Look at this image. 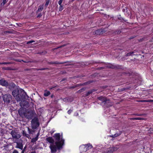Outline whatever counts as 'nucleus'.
<instances>
[{
    "instance_id": "nucleus-1",
    "label": "nucleus",
    "mask_w": 153,
    "mask_h": 153,
    "mask_svg": "<svg viewBox=\"0 0 153 153\" xmlns=\"http://www.w3.org/2000/svg\"><path fill=\"white\" fill-rule=\"evenodd\" d=\"M53 137L55 139V143L51 146V152L52 153H56L57 151L60 150L64 145V140L63 139L60 140L61 136L59 133L56 134Z\"/></svg>"
},
{
    "instance_id": "nucleus-2",
    "label": "nucleus",
    "mask_w": 153,
    "mask_h": 153,
    "mask_svg": "<svg viewBox=\"0 0 153 153\" xmlns=\"http://www.w3.org/2000/svg\"><path fill=\"white\" fill-rule=\"evenodd\" d=\"M12 94L17 101H22L25 99L26 96H27L23 90L18 88L13 91Z\"/></svg>"
},
{
    "instance_id": "nucleus-3",
    "label": "nucleus",
    "mask_w": 153,
    "mask_h": 153,
    "mask_svg": "<svg viewBox=\"0 0 153 153\" xmlns=\"http://www.w3.org/2000/svg\"><path fill=\"white\" fill-rule=\"evenodd\" d=\"M18 112L21 117H25L29 120L32 119L36 114L35 111L32 110L24 111V109H22L19 110Z\"/></svg>"
},
{
    "instance_id": "nucleus-4",
    "label": "nucleus",
    "mask_w": 153,
    "mask_h": 153,
    "mask_svg": "<svg viewBox=\"0 0 153 153\" xmlns=\"http://www.w3.org/2000/svg\"><path fill=\"white\" fill-rule=\"evenodd\" d=\"M98 99L102 101L101 105L105 107H108L111 106L110 101L106 97L101 96L98 97Z\"/></svg>"
},
{
    "instance_id": "nucleus-5",
    "label": "nucleus",
    "mask_w": 153,
    "mask_h": 153,
    "mask_svg": "<svg viewBox=\"0 0 153 153\" xmlns=\"http://www.w3.org/2000/svg\"><path fill=\"white\" fill-rule=\"evenodd\" d=\"M31 126L32 129L36 128L39 125V123L38 122V119L34 117L31 121Z\"/></svg>"
},
{
    "instance_id": "nucleus-6",
    "label": "nucleus",
    "mask_w": 153,
    "mask_h": 153,
    "mask_svg": "<svg viewBox=\"0 0 153 153\" xmlns=\"http://www.w3.org/2000/svg\"><path fill=\"white\" fill-rule=\"evenodd\" d=\"M10 133L13 139H19L21 136L20 133L17 130L15 129L12 130Z\"/></svg>"
},
{
    "instance_id": "nucleus-7",
    "label": "nucleus",
    "mask_w": 153,
    "mask_h": 153,
    "mask_svg": "<svg viewBox=\"0 0 153 153\" xmlns=\"http://www.w3.org/2000/svg\"><path fill=\"white\" fill-rule=\"evenodd\" d=\"M2 98L4 102L6 104H8L10 103L12 99V96L9 94H6L2 96Z\"/></svg>"
},
{
    "instance_id": "nucleus-8",
    "label": "nucleus",
    "mask_w": 153,
    "mask_h": 153,
    "mask_svg": "<svg viewBox=\"0 0 153 153\" xmlns=\"http://www.w3.org/2000/svg\"><path fill=\"white\" fill-rule=\"evenodd\" d=\"M118 148L117 147H110L109 148H105L102 150V152L104 153H112L114 151H117Z\"/></svg>"
},
{
    "instance_id": "nucleus-9",
    "label": "nucleus",
    "mask_w": 153,
    "mask_h": 153,
    "mask_svg": "<svg viewBox=\"0 0 153 153\" xmlns=\"http://www.w3.org/2000/svg\"><path fill=\"white\" fill-rule=\"evenodd\" d=\"M106 68H111L113 69H123V67L121 65H114L111 64H106Z\"/></svg>"
},
{
    "instance_id": "nucleus-10",
    "label": "nucleus",
    "mask_w": 153,
    "mask_h": 153,
    "mask_svg": "<svg viewBox=\"0 0 153 153\" xmlns=\"http://www.w3.org/2000/svg\"><path fill=\"white\" fill-rule=\"evenodd\" d=\"M22 142V140H20L19 142H16V145L15 146V148H19L21 150L23 149L22 147L23 146Z\"/></svg>"
},
{
    "instance_id": "nucleus-11",
    "label": "nucleus",
    "mask_w": 153,
    "mask_h": 153,
    "mask_svg": "<svg viewBox=\"0 0 153 153\" xmlns=\"http://www.w3.org/2000/svg\"><path fill=\"white\" fill-rule=\"evenodd\" d=\"M46 140L50 143L49 147L51 149V146L52 144L55 143V142L54 141V140L53 139L52 137H49L46 138Z\"/></svg>"
},
{
    "instance_id": "nucleus-12",
    "label": "nucleus",
    "mask_w": 153,
    "mask_h": 153,
    "mask_svg": "<svg viewBox=\"0 0 153 153\" xmlns=\"http://www.w3.org/2000/svg\"><path fill=\"white\" fill-rule=\"evenodd\" d=\"M71 61H66L63 62H60L58 61H55V62H48V64H64L65 63H68V62H71Z\"/></svg>"
},
{
    "instance_id": "nucleus-13",
    "label": "nucleus",
    "mask_w": 153,
    "mask_h": 153,
    "mask_svg": "<svg viewBox=\"0 0 153 153\" xmlns=\"http://www.w3.org/2000/svg\"><path fill=\"white\" fill-rule=\"evenodd\" d=\"M0 85L5 87L7 86L9 84L8 82L4 79L0 80Z\"/></svg>"
},
{
    "instance_id": "nucleus-14",
    "label": "nucleus",
    "mask_w": 153,
    "mask_h": 153,
    "mask_svg": "<svg viewBox=\"0 0 153 153\" xmlns=\"http://www.w3.org/2000/svg\"><path fill=\"white\" fill-rule=\"evenodd\" d=\"M105 32V30L103 29H98L95 32V33L96 35H98L102 34L104 33Z\"/></svg>"
},
{
    "instance_id": "nucleus-15",
    "label": "nucleus",
    "mask_w": 153,
    "mask_h": 153,
    "mask_svg": "<svg viewBox=\"0 0 153 153\" xmlns=\"http://www.w3.org/2000/svg\"><path fill=\"white\" fill-rule=\"evenodd\" d=\"M39 133H38L36 137H35L33 138L31 140V142L34 143L36 142L38 139L39 136Z\"/></svg>"
},
{
    "instance_id": "nucleus-16",
    "label": "nucleus",
    "mask_w": 153,
    "mask_h": 153,
    "mask_svg": "<svg viewBox=\"0 0 153 153\" xmlns=\"http://www.w3.org/2000/svg\"><path fill=\"white\" fill-rule=\"evenodd\" d=\"M94 91V89H92L89 91L88 92H85V97H87L90 94H91Z\"/></svg>"
},
{
    "instance_id": "nucleus-17",
    "label": "nucleus",
    "mask_w": 153,
    "mask_h": 153,
    "mask_svg": "<svg viewBox=\"0 0 153 153\" xmlns=\"http://www.w3.org/2000/svg\"><path fill=\"white\" fill-rule=\"evenodd\" d=\"M51 94L50 92L47 90L45 91L44 93V95L45 97H48Z\"/></svg>"
},
{
    "instance_id": "nucleus-18",
    "label": "nucleus",
    "mask_w": 153,
    "mask_h": 153,
    "mask_svg": "<svg viewBox=\"0 0 153 153\" xmlns=\"http://www.w3.org/2000/svg\"><path fill=\"white\" fill-rule=\"evenodd\" d=\"M120 134H121L120 133H116L115 134H114V135L110 136V137H116L117 136H119Z\"/></svg>"
},
{
    "instance_id": "nucleus-19",
    "label": "nucleus",
    "mask_w": 153,
    "mask_h": 153,
    "mask_svg": "<svg viewBox=\"0 0 153 153\" xmlns=\"http://www.w3.org/2000/svg\"><path fill=\"white\" fill-rule=\"evenodd\" d=\"M120 134H121L120 133H116L115 134H114V135L110 136V137H116L117 136H119Z\"/></svg>"
},
{
    "instance_id": "nucleus-20",
    "label": "nucleus",
    "mask_w": 153,
    "mask_h": 153,
    "mask_svg": "<svg viewBox=\"0 0 153 153\" xmlns=\"http://www.w3.org/2000/svg\"><path fill=\"white\" fill-rule=\"evenodd\" d=\"M43 9V6H39L38 7V8L37 10L38 12H40L42 11Z\"/></svg>"
},
{
    "instance_id": "nucleus-21",
    "label": "nucleus",
    "mask_w": 153,
    "mask_h": 153,
    "mask_svg": "<svg viewBox=\"0 0 153 153\" xmlns=\"http://www.w3.org/2000/svg\"><path fill=\"white\" fill-rule=\"evenodd\" d=\"M47 53V51H44L42 52H39L37 53L40 55H45Z\"/></svg>"
},
{
    "instance_id": "nucleus-22",
    "label": "nucleus",
    "mask_w": 153,
    "mask_h": 153,
    "mask_svg": "<svg viewBox=\"0 0 153 153\" xmlns=\"http://www.w3.org/2000/svg\"><path fill=\"white\" fill-rule=\"evenodd\" d=\"M92 82V81L87 82H85L83 84H80V85H86L89 84L90 83H91Z\"/></svg>"
},
{
    "instance_id": "nucleus-23",
    "label": "nucleus",
    "mask_w": 153,
    "mask_h": 153,
    "mask_svg": "<svg viewBox=\"0 0 153 153\" xmlns=\"http://www.w3.org/2000/svg\"><path fill=\"white\" fill-rule=\"evenodd\" d=\"M85 88H82L80 89L79 90H78L77 92L78 93H81V92L84 91H85Z\"/></svg>"
},
{
    "instance_id": "nucleus-24",
    "label": "nucleus",
    "mask_w": 153,
    "mask_h": 153,
    "mask_svg": "<svg viewBox=\"0 0 153 153\" xmlns=\"http://www.w3.org/2000/svg\"><path fill=\"white\" fill-rule=\"evenodd\" d=\"M134 51H134L130 52L126 54V56H130L132 55L134 53Z\"/></svg>"
},
{
    "instance_id": "nucleus-25",
    "label": "nucleus",
    "mask_w": 153,
    "mask_h": 153,
    "mask_svg": "<svg viewBox=\"0 0 153 153\" xmlns=\"http://www.w3.org/2000/svg\"><path fill=\"white\" fill-rule=\"evenodd\" d=\"M68 102H71L73 100V98L71 97H68L67 98Z\"/></svg>"
},
{
    "instance_id": "nucleus-26",
    "label": "nucleus",
    "mask_w": 153,
    "mask_h": 153,
    "mask_svg": "<svg viewBox=\"0 0 153 153\" xmlns=\"http://www.w3.org/2000/svg\"><path fill=\"white\" fill-rule=\"evenodd\" d=\"M23 136H25L27 137H28L29 136V135L26 133V132L25 131H23Z\"/></svg>"
},
{
    "instance_id": "nucleus-27",
    "label": "nucleus",
    "mask_w": 153,
    "mask_h": 153,
    "mask_svg": "<svg viewBox=\"0 0 153 153\" xmlns=\"http://www.w3.org/2000/svg\"><path fill=\"white\" fill-rule=\"evenodd\" d=\"M12 64H13L12 62H2V63H0V64H4V65Z\"/></svg>"
},
{
    "instance_id": "nucleus-28",
    "label": "nucleus",
    "mask_w": 153,
    "mask_h": 153,
    "mask_svg": "<svg viewBox=\"0 0 153 153\" xmlns=\"http://www.w3.org/2000/svg\"><path fill=\"white\" fill-rule=\"evenodd\" d=\"M7 2V0H3L2 2L1 3V5L4 6Z\"/></svg>"
},
{
    "instance_id": "nucleus-29",
    "label": "nucleus",
    "mask_w": 153,
    "mask_h": 153,
    "mask_svg": "<svg viewBox=\"0 0 153 153\" xmlns=\"http://www.w3.org/2000/svg\"><path fill=\"white\" fill-rule=\"evenodd\" d=\"M50 0H46V3L45 4V7H47L49 3L50 2Z\"/></svg>"
},
{
    "instance_id": "nucleus-30",
    "label": "nucleus",
    "mask_w": 153,
    "mask_h": 153,
    "mask_svg": "<svg viewBox=\"0 0 153 153\" xmlns=\"http://www.w3.org/2000/svg\"><path fill=\"white\" fill-rule=\"evenodd\" d=\"M26 146H25L23 148V147H22V149H21V150H22V152L21 153H24V152H25V151L26 150Z\"/></svg>"
},
{
    "instance_id": "nucleus-31",
    "label": "nucleus",
    "mask_w": 153,
    "mask_h": 153,
    "mask_svg": "<svg viewBox=\"0 0 153 153\" xmlns=\"http://www.w3.org/2000/svg\"><path fill=\"white\" fill-rule=\"evenodd\" d=\"M60 7L59 8V11H61L63 9V6L61 4L59 5Z\"/></svg>"
},
{
    "instance_id": "nucleus-32",
    "label": "nucleus",
    "mask_w": 153,
    "mask_h": 153,
    "mask_svg": "<svg viewBox=\"0 0 153 153\" xmlns=\"http://www.w3.org/2000/svg\"><path fill=\"white\" fill-rule=\"evenodd\" d=\"M106 69V65H105V67H99V68H97V69L98 70H100L102 69Z\"/></svg>"
},
{
    "instance_id": "nucleus-33",
    "label": "nucleus",
    "mask_w": 153,
    "mask_h": 153,
    "mask_svg": "<svg viewBox=\"0 0 153 153\" xmlns=\"http://www.w3.org/2000/svg\"><path fill=\"white\" fill-rule=\"evenodd\" d=\"M24 106H27L28 105V102L27 101H25L24 102Z\"/></svg>"
},
{
    "instance_id": "nucleus-34",
    "label": "nucleus",
    "mask_w": 153,
    "mask_h": 153,
    "mask_svg": "<svg viewBox=\"0 0 153 153\" xmlns=\"http://www.w3.org/2000/svg\"><path fill=\"white\" fill-rule=\"evenodd\" d=\"M121 31L120 30H116L114 32L115 34H118L120 33Z\"/></svg>"
},
{
    "instance_id": "nucleus-35",
    "label": "nucleus",
    "mask_w": 153,
    "mask_h": 153,
    "mask_svg": "<svg viewBox=\"0 0 153 153\" xmlns=\"http://www.w3.org/2000/svg\"><path fill=\"white\" fill-rule=\"evenodd\" d=\"M28 130L30 134H33V133L34 132V131L33 130H30L29 128H28Z\"/></svg>"
},
{
    "instance_id": "nucleus-36",
    "label": "nucleus",
    "mask_w": 153,
    "mask_h": 153,
    "mask_svg": "<svg viewBox=\"0 0 153 153\" xmlns=\"http://www.w3.org/2000/svg\"><path fill=\"white\" fill-rule=\"evenodd\" d=\"M65 45H62V46H61L59 47H58L57 48H53V50H56L57 49H58L59 48H62L63 47H64V46H65Z\"/></svg>"
},
{
    "instance_id": "nucleus-37",
    "label": "nucleus",
    "mask_w": 153,
    "mask_h": 153,
    "mask_svg": "<svg viewBox=\"0 0 153 153\" xmlns=\"http://www.w3.org/2000/svg\"><path fill=\"white\" fill-rule=\"evenodd\" d=\"M71 63L72 62V61H71ZM70 62H68L67 64H66L65 65V66H70V65H73V64H69V63H70Z\"/></svg>"
},
{
    "instance_id": "nucleus-38",
    "label": "nucleus",
    "mask_w": 153,
    "mask_h": 153,
    "mask_svg": "<svg viewBox=\"0 0 153 153\" xmlns=\"http://www.w3.org/2000/svg\"><path fill=\"white\" fill-rule=\"evenodd\" d=\"M35 41L34 40H30L27 42V44H29L30 43H32L33 42H34Z\"/></svg>"
},
{
    "instance_id": "nucleus-39",
    "label": "nucleus",
    "mask_w": 153,
    "mask_h": 153,
    "mask_svg": "<svg viewBox=\"0 0 153 153\" xmlns=\"http://www.w3.org/2000/svg\"><path fill=\"white\" fill-rule=\"evenodd\" d=\"M48 69V68H41L40 69H38L37 70H46V69Z\"/></svg>"
},
{
    "instance_id": "nucleus-40",
    "label": "nucleus",
    "mask_w": 153,
    "mask_h": 153,
    "mask_svg": "<svg viewBox=\"0 0 153 153\" xmlns=\"http://www.w3.org/2000/svg\"><path fill=\"white\" fill-rule=\"evenodd\" d=\"M63 0H59L58 2V4L59 5H61Z\"/></svg>"
},
{
    "instance_id": "nucleus-41",
    "label": "nucleus",
    "mask_w": 153,
    "mask_h": 153,
    "mask_svg": "<svg viewBox=\"0 0 153 153\" xmlns=\"http://www.w3.org/2000/svg\"><path fill=\"white\" fill-rule=\"evenodd\" d=\"M12 153H19V152L16 150L15 149L13 150Z\"/></svg>"
},
{
    "instance_id": "nucleus-42",
    "label": "nucleus",
    "mask_w": 153,
    "mask_h": 153,
    "mask_svg": "<svg viewBox=\"0 0 153 153\" xmlns=\"http://www.w3.org/2000/svg\"><path fill=\"white\" fill-rule=\"evenodd\" d=\"M72 111L70 109L68 111V113L69 114H70L71 113Z\"/></svg>"
},
{
    "instance_id": "nucleus-43",
    "label": "nucleus",
    "mask_w": 153,
    "mask_h": 153,
    "mask_svg": "<svg viewBox=\"0 0 153 153\" xmlns=\"http://www.w3.org/2000/svg\"><path fill=\"white\" fill-rule=\"evenodd\" d=\"M67 80V78H65L62 79L60 81L61 82H62L66 80Z\"/></svg>"
},
{
    "instance_id": "nucleus-44",
    "label": "nucleus",
    "mask_w": 153,
    "mask_h": 153,
    "mask_svg": "<svg viewBox=\"0 0 153 153\" xmlns=\"http://www.w3.org/2000/svg\"><path fill=\"white\" fill-rule=\"evenodd\" d=\"M63 100L65 102H68V100H67V98H64L63 99Z\"/></svg>"
},
{
    "instance_id": "nucleus-45",
    "label": "nucleus",
    "mask_w": 153,
    "mask_h": 153,
    "mask_svg": "<svg viewBox=\"0 0 153 153\" xmlns=\"http://www.w3.org/2000/svg\"><path fill=\"white\" fill-rule=\"evenodd\" d=\"M142 119L140 117H136V120H141Z\"/></svg>"
},
{
    "instance_id": "nucleus-46",
    "label": "nucleus",
    "mask_w": 153,
    "mask_h": 153,
    "mask_svg": "<svg viewBox=\"0 0 153 153\" xmlns=\"http://www.w3.org/2000/svg\"><path fill=\"white\" fill-rule=\"evenodd\" d=\"M11 85L13 87H14L15 86V85L14 83H11Z\"/></svg>"
},
{
    "instance_id": "nucleus-47",
    "label": "nucleus",
    "mask_w": 153,
    "mask_h": 153,
    "mask_svg": "<svg viewBox=\"0 0 153 153\" xmlns=\"http://www.w3.org/2000/svg\"><path fill=\"white\" fill-rule=\"evenodd\" d=\"M131 120H136V118H130Z\"/></svg>"
},
{
    "instance_id": "nucleus-48",
    "label": "nucleus",
    "mask_w": 153,
    "mask_h": 153,
    "mask_svg": "<svg viewBox=\"0 0 153 153\" xmlns=\"http://www.w3.org/2000/svg\"><path fill=\"white\" fill-rule=\"evenodd\" d=\"M56 87H58L57 85H56L55 86H54L52 87L53 88H54Z\"/></svg>"
},
{
    "instance_id": "nucleus-49",
    "label": "nucleus",
    "mask_w": 153,
    "mask_h": 153,
    "mask_svg": "<svg viewBox=\"0 0 153 153\" xmlns=\"http://www.w3.org/2000/svg\"><path fill=\"white\" fill-rule=\"evenodd\" d=\"M76 87V86H73L71 87L70 88V89H73L74 88H75Z\"/></svg>"
},
{
    "instance_id": "nucleus-50",
    "label": "nucleus",
    "mask_w": 153,
    "mask_h": 153,
    "mask_svg": "<svg viewBox=\"0 0 153 153\" xmlns=\"http://www.w3.org/2000/svg\"><path fill=\"white\" fill-rule=\"evenodd\" d=\"M89 145V146H88V147H89L90 148H91L92 147V146L91 145Z\"/></svg>"
},
{
    "instance_id": "nucleus-51",
    "label": "nucleus",
    "mask_w": 153,
    "mask_h": 153,
    "mask_svg": "<svg viewBox=\"0 0 153 153\" xmlns=\"http://www.w3.org/2000/svg\"><path fill=\"white\" fill-rule=\"evenodd\" d=\"M54 96V95H53V94H52V95L51 96V98H53Z\"/></svg>"
},
{
    "instance_id": "nucleus-52",
    "label": "nucleus",
    "mask_w": 153,
    "mask_h": 153,
    "mask_svg": "<svg viewBox=\"0 0 153 153\" xmlns=\"http://www.w3.org/2000/svg\"><path fill=\"white\" fill-rule=\"evenodd\" d=\"M146 101V102H151V101H152V100H149L147 101Z\"/></svg>"
},
{
    "instance_id": "nucleus-53",
    "label": "nucleus",
    "mask_w": 153,
    "mask_h": 153,
    "mask_svg": "<svg viewBox=\"0 0 153 153\" xmlns=\"http://www.w3.org/2000/svg\"><path fill=\"white\" fill-rule=\"evenodd\" d=\"M53 88H52V87H51V88H49V89H50V90H51V89H52Z\"/></svg>"
},
{
    "instance_id": "nucleus-54",
    "label": "nucleus",
    "mask_w": 153,
    "mask_h": 153,
    "mask_svg": "<svg viewBox=\"0 0 153 153\" xmlns=\"http://www.w3.org/2000/svg\"><path fill=\"white\" fill-rule=\"evenodd\" d=\"M40 16L39 15L37 16V17H39V16Z\"/></svg>"
},
{
    "instance_id": "nucleus-55",
    "label": "nucleus",
    "mask_w": 153,
    "mask_h": 153,
    "mask_svg": "<svg viewBox=\"0 0 153 153\" xmlns=\"http://www.w3.org/2000/svg\"><path fill=\"white\" fill-rule=\"evenodd\" d=\"M129 75H130V73H129Z\"/></svg>"
},
{
    "instance_id": "nucleus-56",
    "label": "nucleus",
    "mask_w": 153,
    "mask_h": 153,
    "mask_svg": "<svg viewBox=\"0 0 153 153\" xmlns=\"http://www.w3.org/2000/svg\"><path fill=\"white\" fill-rule=\"evenodd\" d=\"M131 38H130V39H131Z\"/></svg>"
},
{
    "instance_id": "nucleus-57",
    "label": "nucleus",
    "mask_w": 153,
    "mask_h": 153,
    "mask_svg": "<svg viewBox=\"0 0 153 153\" xmlns=\"http://www.w3.org/2000/svg\"><path fill=\"white\" fill-rule=\"evenodd\" d=\"M1 11V10H0V12Z\"/></svg>"
},
{
    "instance_id": "nucleus-58",
    "label": "nucleus",
    "mask_w": 153,
    "mask_h": 153,
    "mask_svg": "<svg viewBox=\"0 0 153 153\" xmlns=\"http://www.w3.org/2000/svg\"><path fill=\"white\" fill-rule=\"evenodd\" d=\"M152 39H153V37H152Z\"/></svg>"
}]
</instances>
